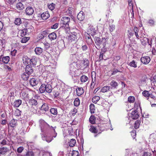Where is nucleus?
<instances>
[{
    "label": "nucleus",
    "mask_w": 156,
    "mask_h": 156,
    "mask_svg": "<svg viewBox=\"0 0 156 156\" xmlns=\"http://www.w3.org/2000/svg\"><path fill=\"white\" fill-rule=\"evenodd\" d=\"M79 153L78 151H73L72 153V156H79Z\"/></svg>",
    "instance_id": "052dcab7"
},
{
    "label": "nucleus",
    "mask_w": 156,
    "mask_h": 156,
    "mask_svg": "<svg viewBox=\"0 0 156 156\" xmlns=\"http://www.w3.org/2000/svg\"><path fill=\"white\" fill-rule=\"evenodd\" d=\"M77 37V34L75 32H73L69 35L68 39L69 42H72L73 41H75Z\"/></svg>",
    "instance_id": "0eeeda50"
},
{
    "label": "nucleus",
    "mask_w": 156,
    "mask_h": 156,
    "mask_svg": "<svg viewBox=\"0 0 156 156\" xmlns=\"http://www.w3.org/2000/svg\"><path fill=\"white\" fill-rule=\"evenodd\" d=\"M30 83L31 85L34 87L36 86L38 84V81L35 78H31L30 80Z\"/></svg>",
    "instance_id": "dca6fc26"
},
{
    "label": "nucleus",
    "mask_w": 156,
    "mask_h": 156,
    "mask_svg": "<svg viewBox=\"0 0 156 156\" xmlns=\"http://www.w3.org/2000/svg\"><path fill=\"white\" fill-rule=\"evenodd\" d=\"M129 118L133 119H137L139 116V113L136 110H132L130 114H129Z\"/></svg>",
    "instance_id": "39448f33"
},
{
    "label": "nucleus",
    "mask_w": 156,
    "mask_h": 156,
    "mask_svg": "<svg viewBox=\"0 0 156 156\" xmlns=\"http://www.w3.org/2000/svg\"><path fill=\"white\" fill-rule=\"evenodd\" d=\"M106 39L105 38H102L101 40L99 37H95L94 38V41L96 45L99 48L102 47V50L104 52L106 51V48H105L107 42Z\"/></svg>",
    "instance_id": "f257e3e1"
},
{
    "label": "nucleus",
    "mask_w": 156,
    "mask_h": 156,
    "mask_svg": "<svg viewBox=\"0 0 156 156\" xmlns=\"http://www.w3.org/2000/svg\"><path fill=\"white\" fill-rule=\"evenodd\" d=\"M30 59L27 56H24L23 58V63L25 64H28L30 62Z\"/></svg>",
    "instance_id": "f704fd0d"
},
{
    "label": "nucleus",
    "mask_w": 156,
    "mask_h": 156,
    "mask_svg": "<svg viewBox=\"0 0 156 156\" xmlns=\"http://www.w3.org/2000/svg\"><path fill=\"white\" fill-rule=\"evenodd\" d=\"M22 23L21 19L20 18H17L15 20V24L17 25H20Z\"/></svg>",
    "instance_id": "a18cd8bd"
},
{
    "label": "nucleus",
    "mask_w": 156,
    "mask_h": 156,
    "mask_svg": "<svg viewBox=\"0 0 156 156\" xmlns=\"http://www.w3.org/2000/svg\"><path fill=\"white\" fill-rule=\"evenodd\" d=\"M22 103V100H17L14 101V105L15 107L18 108L19 107Z\"/></svg>",
    "instance_id": "2f4dec72"
},
{
    "label": "nucleus",
    "mask_w": 156,
    "mask_h": 156,
    "mask_svg": "<svg viewBox=\"0 0 156 156\" xmlns=\"http://www.w3.org/2000/svg\"><path fill=\"white\" fill-rule=\"evenodd\" d=\"M34 153L32 151H28L25 154V156H34Z\"/></svg>",
    "instance_id": "6e6d98bb"
},
{
    "label": "nucleus",
    "mask_w": 156,
    "mask_h": 156,
    "mask_svg": "<svg viewBox=\"0 0 156 156\" xmlns=\"http://www.w3.org/2000/svg\"><path fill=\"white\" fill-rule=\"evenodd\" d=\"M90 109L91 114H94L95 113V105L94 104H91L90 105Z\"/></svg>",
    "instance_id": "c9c22d12"
},
{
    "label": "nucleus",
    "mask_w": 156,
    "mask_h": 156,
    "mask_svg": "<svg viewBox=\"0 0 156 156\" xmlns=\"http://www.w3.org/2000/svg\"><path fill=\"white\" fill-rule=\"evenodd\" d=\"M70 19L69 17L66 16L62 17L61 19L60 24L63 27L67 29L69 28V23L70 22Z\"/></svg>",
    "instance_id": "7ed1b4c3"
},
{
    "label": "nucleus",
    "mask_w": 156,
    "mask_h": 156,
    "mask_svg": "<svg viewBox=\"0 0 156 156\" xmlns=\"http://www.w3.org/2000/svg\"><path fill=\"white\" fill-rule=\"evenodd\" d=\"M95 32L93 31V32L91 33H90L89 34H87L85 35V39L87 43L89 45L92 44L93 41L91 38V35L94 36L95 34Z\"/></svg>",
    "instance_id": "20e7f679"
},
{
    "label": "nucleus",
    "mask_w": 156,
    "mask_h": 156,
    "mask_svg": "<svg viewBox=\"0 0 156 156\" xmlns=\"http://www.w3.org/2000/svg\"><path fill=\"white\" fill-rule=\"evenodd\" d=\"M24 29L26 31L27 35H29L34 30L33 27L29 24H27L25 26V28Z\"/></svg>",
    "instance_id": "6e6552de"
},
{
    "label": "nucleus",
    "mask_w": 156,
    "mask_h": 156,
    "mask_svg": "<svg viewBox=\"0 0 156 156\" xmlns=\"http://www.w3.org/2000/svg\"><path fill=\"white\" fill-rule=\"evenodd\" d=\"M21 112L17 108L14 113V115L17 116H19L21 115Z\"/></svg>",
    "instance_id": "864d4df0"
},
{
    "label": "nucleus",
    "mask_w": 156,
    "mask_h": 156,
    "mask_svg": "<svg viewBox=\"0 0 156 156\" xmlns=\"http://www.w3.org/2000/svg\"><path fill=\"white\" fill-rule=\"evenodd\" d=\"M48 125V124L45 121H41L40 125L41 128V132H44L45 129L46 128Z\"/></svg>",
    "instance_id": "f8f14e48"
},
{
    "label": "nucleus",
    "mask_w": 156,
    "mask_h": 156,
    "mask_svg": "<svg viewBox=\"0 0 156 156\" xmlns=\"http://www.w3.org/2000/svg\"><path fill=\"white\" fill-rule=\"evenodd\" d=\"M41 17L43 20H46L50 17L49 13L47 11L44 12L41 14Z\"/></svg>",
    "instance_id": "f3484780"
},
{
    "label": "nucleus",
    "mask_w": 156,
    "mask_h": 156,
    "mask_svg": "<svg viewBox=\"0 0 156 156\" xmlns=\"http://www.w3.org/2000/svg\"><path fill=\"white\" fill-rule=\"evenodd\" d=\"M28 103L29 105L31 106H36L37 105V101L36 100L33 98L29 99Z\"/></svg>",
    "instance_id": "b1692460"
},
{
    "label": "nucleus",
    "mask_w": 156,
    "mask_h": 156,
    "mask_svg": "<svg viewBox=\"0 0 156 156\" xmlns=\"http://www.w3.org/2000/svg\"><path fill=\"white\" fill-rule=\"evenodd\" d=\"M100 98L99 96H94L92 99V101L93 103H96Z\"/></svg>",
    "instance_id": "a19ab883"
},
{
    "label": "nucleus",
    "mask_w": 156,
    "mask_h": 156,
    "mask_svg": "<svg viewBox=\"0 0 156 156\" xmlns=\"http://www.w3.org/2000/svg\"><path fill=\"white\" fill-rule=\"evenodd\" d=\"M98 127L96 126L91 125L89 129V130L92 133H97L98 132Z\"/></svg>",
    "instance_id": "6ab92c4d"
},
{
    "label": "nucleus",
    "mask_w": 156,
    "mask_h": 156,
    "mask_svg": "<svg viewBox=\"0 0 156 156\" xmlns=\"http://www.w3.org/2000/svg\"><path fill=\"white\" fill-rule=\"evenodd\" d=\"M36 59L35 58L33 57L30 59V63L31 65H36L37 63Z\"/></svg>",
    "instance_id": "ea45409f"
},
{
    "label": "nucleus",
    "mask_w": 156,
    "mask_h": 156,
    "mask_svg": "<svg viewBox=\"0 0 156 156\" xmlns=\"http://www.w3.org/2000/svg\"><path fill=\"white\" fill-rule=\"evenodd\" d=\"M0 144L2 145H9L10 144V142L7 138H5L3 140L0 142Z\"/></svg>",
    "instance_id": "393cba45"
},
{
    "label": "nucleus",
    "mask_w": 156,
    "mask_h": 156,
    "mask_svg": "<svg viewBox=\"0 0 156 156\" xmlns=\"http://www.w3.org/2000/svg\"><path fill=\"white\" fill-rule=\"evenodd\" d=\"M129 156H137V154L136 153H133L132 152H129Z\"/></svg>",
    "instance_id": "774afa93"
},
{
    "label": "nucleus",
    "mask_w": 156,
    "mask_h": 156,
    "mask_svg": "<svg viewBox=\"0 0 156 156\" xmlns=\"http://www.w3.org/2000/svg\"><path fill=\"white\" fill-rule=\"evenodd\" d=\"M110 84L112 87L111 89H112V88H115L118 85L117 82L114 80H112L110 82Z\"/></svg>",
    "instance_id": "473e14b6"
},
{
    "label": "nucleus",
    "mask_w": 156,
    "mask_h": 156,
    "mask_svg": "<svg viewBox=\"0 0 156 156\" xmlns=\"http://www.w3.org/2000/svg\"><path fill=\"white\" fill-rule=\"evenodd\" d=\"M48 8L51 11L54 10L55 7V5L53 3H52L51 4L48 5Z\"/></svg>",
    "instance_id": "09e8293b"
},
{
    "label": "nucleus",
    "mask_w": 156,
    "mask_h": 156,
    "mask_svg": "<svg viewBox=\"0 0 156 156\" xmlns=\"http://www.w3.org/2000/svg\"><path fill=\"white\" fill-rule=\"evenodd\" d=\"M143 156H152V154L151 151L145 152L143 154Z\"/></svg>",
    "instance_id": "bf43d9fd"
},
{
    "label": "nucleus",
    "mask_w": 156,
    "mask_h": 156,
    "mask_svg": "<svg viewBox=\"0 0 156 156\" xmlns=\"http://www.w3.org/2000/svg\"><path fill=\"white\" fill-rule=\"evenodd\" d=\"M142 94L143 96L146 98L150 96L148 91L147 90H144Z\"/></svg>",
    "instance_id": "4d7b16f0"
},
{
    "label": "nucleus",
    "mask_w": 156,
    "mask_h": 156,
    "mask_svg": "<svg viewBox=\"0 0 156 156\" xmlns=\"http://www.w3.org/2000/svg\"><path fill=\"white\" fill-rule=\"evenodd\" d=\"M150 58L148 56H145L142 57L140 59L141 62L145 64H148L150 61Z\"/></svg>",
    "instance_id": "9d476101"
},
{
    "label": "nucleus",
    "mask_w": 156,
    "mask_h": 156,
    "mask_svg": "<svg viewBox=\"0 0 156 156\" xmlns=\"http://www.w3.org/2000/svg\"><path fill=\"white\" fill-rule=\"evenodd\" d=\"M52 90L51 86L48 84H42L39 88V91L41 93H43L45 91L47 93H50Z\"/></svg>",
    "instance_id": "f03ea898"
},
{
    "label": "nucleus",
    "mask_w": 156,
    "mask_h": 156,
    "mask_svg": "<svg viewBox=\"0 0 156 156\" xmlns=\"http://www.w3.org/2000/svg\"><path fill=\"white\" fill-rule=\"evenodd\" d=\"M58 23H55V24H54V25H53L51 26V28L52 29H57L58 28Z\"/></svg>",
    "instance_id": "338daca9"
},
{
    "label": "nucleus",
    "mask_w": 156,
    "mask_h": 156,
    "mask_svg": "<svg viewBox=\"0 0 156 156\" xmlns=\"http://www.w3.org/2000/svg\"><path fill=\"white\" fill-rule=\"evenodd\" d=\"M106 126V124L105 123L99 124L98 126L97 127L100 131H102L105 130Z\"/></svg>",
    "instance_id": "c85d7f7f"
},
{
    "label": "nucleus",
    "mask_w": 156,
    "mask_h": 156,
    "mask_svg": "<svg viewBox=\"0 0 156 156\" xmlns=\"http://www.w3.org/2000/svg\"><path fill=\"white\" fill-rule=\"evenodd\" d=\"M24 148L23 147H20L17 149V152L19 153H21L23 151Z\"/></svg>",
    "instance_id": "69168bd1"
},
{
    "label": "nucleus",
    "mask_w": 156,
    "mask_h": 156,
    "mask_svg": "<svg viewBox=\"0 0 156 156\" xmlns=\"http://www.w3.org/2000/svg\"><path fill=\"white\" fill-rule=\"evenodd\" d=\"M129 65L132 67L136 68L137 67L136 63L134 60H133L129 64Z\"/></svg>",
    "instance_id": "603ef678"
},
{
    "label": "nucleus",
    "mask_w": 156,
    "mask_h": 156,
    "mask_svg": "<svg viewBox=\"0 0 156 156\" xmlns=\"http://www.w3.org/2000/svg\"><path fill=\"white\" fill-rule=\"evenodd\" d=\"M50 112L51 113L54 115H56L57 114V111L56 108H52L50 109Z\"/></svg>",
    "instance_id": "8fccbe9b"
},
{
    "label": "nucleus",
    "mask_w": 156,
    "mask_h": 156,
    "mask_svg": "<svg viewBox=\"0 0 156 156\" xmlns=\"http://www.w3.org/2000/svg\"><path fill=\"white\" fill-rule=\"evenodd\" d=\"M136 131L133 130L130 132L131 135L133 139H135L136 135Z\"/></svg>",
    "instance_id": "13d9d810"
},
{
    "label": "nucleus",
    "mask_w": 156,
    "mask_h": 156,
    "mask_svg": "<svg viewBox=\"0 0 156 156\" xmlns=\"http://www.w3.org/2000/svg\"><path fill=\"white\" fill-rule=\"evenodd\" d=\"M104 55V54L103 53H100V55H99V61L102 60L103 59L106 60V58H103V56Z\"/></svg>",
    "instance_id": "0e129e2a"
},
{
    "label": "nucleus",
    "mask_w": 156,
    "mask_h": 156,
    "mask_svg": "<svg viewBox=\"0 0 156 156\" xmlns=\"http://www.w3.org/2000/svg\"><path fill=\"white\" fill-rule=\"evenodd\" d=\"M110 89L111 87L110 86H105L101 88V91L102 92L105 93L108 92Z\"/></svg>",
    "instance_id": "cd10ccee"
},
{
    "label": "nucleus",
    "mask_w": 156,
    "mask_h": 156,
    "mask_svg": "<svg viewBox=\"0 0 156 156\" xmlns=\"http://www.w3.org/2000/svg\"><path fill=\"white\" fill-rule=\"evenodd\" d=\"M9 57L8 56L3 57L2 58V61L4 63L7 64L9 61Z\"/></svg>",
    "instance_id": "58836bf2"
},
{
    "label": "nucleus",
    "mask_w": 156,
    "mask_h": 156,
    "mask_svg": "<svg viewBox=\"0 0 156 156\" xmlns=\"http://www.w3.org/2000/svg\"><path fill=\"white\" fill-rule=\"evenodd\" d=\"M89 78L85 75H82L80 78V80L82 83H85L88 81L89 82Z\"/></svg>",
    "instance_id": "4be33fe9"
},
{
    "label": "nucleus",
    "mask_w": 156,
    "mask_h": 156,
    "mask_svg": "<svg viewBox=\"0 0 156 156\" xmlns=\"http://www.w3.org/2000/svg\"><path fill=\"white\" fill-rule=\"evenodd\" d=\"M140 123V121L139 120H137L135 122L134 127L135 129H137L139 127Z\"/></svg>",
    "instance_id": "de8ad7c7"
},
{
    "label": "nucleus",
    "mask_w": 156,
    "mask_h": 156,
    "mask_svg": "<svg viewBox=\"0 0 156 156\" xmlns=\"http://www.w3.org/2000/svg\"><path fill=\"white\" fill-rule=\"evenodd\" d=\"M77 17L79 20L83 21L84 19V13L83 11H80L77 15Z\"/></svg>",
    "instance_id": "a211bd4d"
},
{
    "label": "nucleus",
    "mask_w": 156,
    "mask_h": 156,
    "mask_svg": "<svg viewBox=\"0 0 156 156\" xmlns=\"http://www.w3.org/2000/svg\"><path fill=\"white\" fill-rule=\"evenodd\" d=\"M76 69V68H74L73 66H71L70 68L69 73L70 74L75 76L74 73Z\"/></svg>",
    "instance_id": "79ce46f5"
},
{
    "label": "nucleus",
    "mask_w": 156,
    "mask_h": 156,
    "mask_svg": "<svg viewBox=\"0 0 156 156\" xmlns=\"http://www.w3.org/2000/svg\"><path fill=\"white\" fill-rule=\"evenodd\" d=\"M25 12L27 15H32L34 12V9L30 6H28L26 9Z\"/></svg>",
    "instance_id": "9b49d317"
},
{
    "label": "nucleus",
    "mask_w": 156,
    "mask_h": 156,
    "mask_svg": "<svg viewBox=\"0 0 156 156\" xmlns=\"http://www.w3.org/2000/svg\"><path fill=\"white\" fill-rule=\"evenodd\" d=\"M134 32L135 33V35H136V37L137 38L139 39V36L138 35V32H137V31L138 30V28L136 27H135L134 28Z\"/></svg>",
    "instance_id": "680f3d73"
},
{
    "label": "nucleus",
    "mask_w": 156,
    "mask_h": 156,
    "mask_svg": "<svg viewBox=\"0 0 156 156\" xmlns=\"http://www.w3.org/2000/svg\"><path fill=\"white\" fill-rule=\"evenodd\" d=\"M16 121L13 119L10 121L9 125L12 127H14L16 126Z\"/></svg>",
    "instance_id": "c756f323"
},
{
    "label": "nucleus",
    "mask_w": 156,
    "mask_h": 156,
    "mask_svg": "<svg viewBox=\"0 0 156 156\" xmlns=\"http://www.w3.org/2000/svg\"><path fill=\"white\" fill-rule=\"evenodd\" d=\"M30 74L26 72H24L21 75V78L24 80H28Z\"/></svg>",
    "instance_id": "bb28decb"
},
{
    "label": "nucleus",
    "mask_w": 156,
    "mask_h": 156,
    "mask_svg": "<svg viewBox=\"0 0 156 156\" xmlns=\"http://www.w3.org/2000/svg\"><path fill=\"white\" fill-rule=\"evenodd\" d=\"M80 100L78 98H76L75 99L74 101V105L75 106L78 107L80 105Z\"/></svg>",
    "instance_id": "4c0bfd02"
},
{
    "label": "nucleus",
    "mask_w": 156,
    "mask_h": 156,
    "mask_svg": "<svg viewBox=\"0 0 156 156\" xmlns=\"http://www.w3.org/2000/svg\"><path fill=\"white\" fill-rule=\"evenodd\" d=\"M48 31L47 30H45L44 31L41 32L40 34V36L39 37L41 39L44 38V37H46L48 34Z\"/></svg>",
    "instance_id": "7c9ffc66"
},
{
    "label": "nucleus",
    "mask_w": 156,
    "mask_h": 156,
    "mask_svg": "<svg viewBox=\"0 0 156 156\" xmlns=\"http://www.w3.org/2000/svg\"><path fill=\"white\" fill-rule=\"evenodd\" d=\"M54 132H55V136H53L52 137H50L49 139H48V137H47V138H46V141L47 142H48V143L50 142L52 140H53V137H55L56 136L57 133H56L55 132V130H54Z\"/></svg>",
    "instance_id": "5fc2aeb1"
},
{
    "label": "nucleus",
    "mask_w": 156,
    "mask_h": 156,
    "mask_svg": "<svg viewBox=\"0 0 156 156\" xmlns=\"http://www.w3.org/2000/svg\"><path fill=\"white\" fill-rule=\"evenodd\" d=\"M128 2L129 5V9H130V10H132V12L133 13V5L132 0H129Z\"/></svg>",
    "instance_id": "c03bdc74"
},
{
    "label": "nucleus",
    "mask_w": 156,
    "mask_h": 156,
    "mask_svg": "<svg viewBox=\"0 0 156 156\" xmlns=\"http://www.w3.org/2000/svg\"><path fill=\"white\" fill-rule=\"evenodd\" d=\"M26 72L30 75L33 72V69L32 66L29 65H27L25 68Z\"/></svg>",
    "instance_id": "2eb2a0df"
},
{
    "label": "nucleus",
    "mask_w": 156,
    "mask_h": 156,
    "mask_svg": "<svg viewBox=\"0 0 156 156\" xmlns=\"http://www.w3.org/2000/svg\"><path fill=\"white\" fill-rule=\"evenodd\" d=\"M16 8L18 10L20 11L24 8V5L22 2H19L16 4Z\"/></svg>",
    "instance_id": "aec40b11"
},
{
    "label": "nucleus",
    "mask_w": 156,
    "mask_h": 156,
    "mask_svg": "<svg viewBox=\"0 0 156 156\" xmlns=\"http://www.w3.org/2000/svg\"><path fill=\"white\" fill-rule=\"evenodd\" d=\"M20 36L22 37H23L25 35H27L26 31H25V30L24 29L22 30H20Z\"/></svg>",
    "instance_id": "3c124183"
},
{
    "label": "nucleus",
    "mask_w": 156,
    "mask_h": 156,
    "mask_svg": "<svg viewBox=\"0 0 156 156\" xmlns=\"http://www.w3.org/2000/svg\"><path fill=\"white\" fill-rule=\"evenodd\" d=\"M76 142V141L75 139H72L69 142V146L72 147L75 145Z\"/></svg>",
    "instance_id": "72a5a7b5"
},
{
    "label": "nucleus",
    "mask_w": 156,
    "mask_h": 156,
    "mask_svg": "<svg viewBox=\"0 0 156 156\" xmlns=\"http://www.w3.org/2000/svg\"><path fill=\"white\" fill-rule=\"evenodd\" d=\"M10 150L7 147H2L0 148V154L4 155H6L9 153Z\"/></svg>",
    "instance_id": "1a4fd4ad"
},
{
    "label": "nucleus",
    "mask_w": 156,
    "mask_h": 156,
    "mask_svg": "<svg viewBox=\"0 0 156 156\" xmlns=\"http://www.w3.org/2000/svg\"><path fill=\"white\" fill-rule=\"evenodd\" d=\"M29 90L26 88L22 90L21 92V95L23 98L24 99H28L29 97Z\"/></svg>",
    "instance_id": "423d86ee"
},
{
    "label": "nucleus",
    "mask_w": 156,
    "mask_h": 156,
    "mask_svg": "<svg viewBox=\"0 0 156 156\" xmlns=\"http://www.w3.org/2000/svg\"><path fill=\"white\" fill-rule=\"evenodd\" d=\"M141 42L142 44L143 45H146L148 44L149 45L151 46V42L149 41V40L147 38L144 37V38L141 40Z\"/></svg>",
    "instance_id": "ddd939ff"
},
{
    "label": "nucleus",
    "mask_w": 156,
    "mask_h": 156,
    "mask_svg": "<svg viewBox=\"0 0 156 156\" xmlns=\"http://www.w3.org/2000/svg\"><path fill=\"white\" fill-rule=\"evenodd\" d=\"M49 39L51 41L55 40L57 37V35L55 32H53L49 34L48 35Z\"/></svg>",
    "instance_id": "412c9836"
},
{
    "label": "nucleus",
    "mask_w": 156,
    "mask_h": 156,
    "mask_svg": "<svg viewBox=\"0 0 156 156\" xmlns=\"http://www.w3.org/2000/svg\"><path fill=\"white\" fill-rule=\"evenodd\" d=\"M77 112V109L76 108H74L72 110V115L74 116Z\"/></svg>",
    "instance_id": "e2e57ef3"
},
{
    "label": "nucleus",
    "mask_w": 156,
    "mask_h": 156,
    "mask_svg": "<svg viewBox=\"0 0 156 156\" xmlns=\"http://www.w3.org/2000/svg\"><path fill=\"white\" fill-rule=\"evenodd\" d=\"M76 92L77 95L80 96L84 93V90L83 87H78L76 89Z\"/></svg>",
    "instance_id": "4468645a"
},
{
    "label": "nucleus",
    "mask_w": 156,
    "mask_h": 156,
    "mask_svg": "<svg viewBox=\"0 0 156 156\" xmlns=\"http://www.w3.org/2000/svg\"><path fill=\"white\" fill-rule=\"evenodd\" d=\"M34 51L36 55H40L43 52V49L40 47H37L35 48Z\"/></svg>",
    "instance_id": "5701e85b"
},
{
    "label": "nucleus",
    "mask_w": 156,
    "mask_h": 156,
    "mask_svg": "<svg viewBox=\"0 0 156 156\" xmlns=\"http://www.w3.org/2000/svg\"><path fill=\"white\" fill-rule=\"evenodd\" d=\"M96 118L94 115H91L89 118V122L92 124L95 123Z\"/></svg>",
    "instance_id": "e433bc0d"
},
{
    "label": "nucleus",
    "mask_w": 156,
    "mask_h": 156,
    "mask_svg": "<svg viewBox=\"0 0 156 156\" xmlns=\"http://www.w3.org/2000/svg\"><path fill=\"white\" fill-rule=\"evenodd\" d=\"M127 100L130 103H133L135 101V98L133 96H130L128 98Z\"/></svg>",
    "instance_id": "37998d69"
},
{
    "label": "nucleus",
    "mask_w": 156,
    "mask_h": 156,
    "mask_svg": "<svg viewBox=\"0 0 156 156\" xmlns=\"http://www.w3.org/2000/svg\"><path fill=\"white\" fill-rule=\"evenodd\" d=\"M30 37H23L21 40V42L22 43H26L30 39Z\"/></svg>",
    "instance_id": "49530a36"
},
{
    "label": "nucleus",
    "mask_w": 156,
    "mask_h": 156,
    "mask_svg": "<svg viewBox=\"0 0 156 156\" xmlns=\"http://www.w3.org/2000/svg\"><path fill=\"white\" fill-rule=\"evenodd\" d=\"M40 109L42 111L47 112L49 108L48 104L46 103H44L42 105Z\"/></svg>",
    "instance_id": "a878e982"
}]
</instances>
